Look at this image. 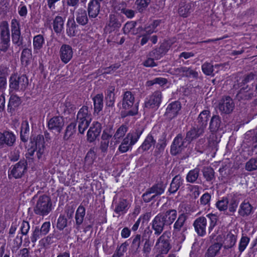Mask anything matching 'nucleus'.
<instances>
[{
	"label": "nucleus",
	"mask_w": 257,
	"mask_h": 257,
	"mask_svg": "<svg viewBox=\"0 0 257 257\" xmlns=\"http://www.w3.org/2000/svg\"><path fill=\"white\" fill-rule=\"evenodd\" d=\"M207 218L203 216L199 217L194 222L193 225L199 236H203L206 234L208 220L210 221V225L208 227L209 233L216 224L217 219L216 215L211 214L207 215Z\"/></svg>",
	"instance_id": "nucleus-1"
},
{
	"label": "nucleus",
	"mask_w": 257,
	"mask_h": 257,
	"mask_svg": "<svg viewBox=\"0 0 257 257\" xmlns=\"http://www.w3.org/2000/svg\"><path fill=\"white\" fill-rule=\"evenodd\" d=\"M139 102L135 103L134 94L129 91L125 92L123 95L122 100V107L128 111L121 114L122 117L127 116H134L138 113Z\"/></svg>",
	"instance_id": "nucleus-2"
},
{
	"label": "nucleus",
	"mask_w": 257,
	"mask_h": 257,
	"mask_svg": "<svg viewBox=\"0 0 257 257\" xmlns=\"http://www.w3.org/2000/svg\"><path fill=\"white\" fill-rule=\"evenodd\" d=\"M52 206L50 197L46 195H43L39 197L34 207V212L39 216H46L51 211Z\"/></svg>",
	"instance_id": "nucleus-3"
},
{
	"label": "nucleus",
	"mask_w": 257,
	"mask_h": 257,
	"mask_svg": "<svg viewBox=\"0 0 257 257\" xmlns=\"http://www.w3.org/2000/svg\"><path fill=\"white\" fill-rule=\"evenodd\" d=\"M9 82L11 92H24L29 84L28 78L25 74H13L10 78Z\"/></svg>",
	"instance_id": "nucleus-4"
},
{
	"label": "nucleus",
	"mask_w": 257,
	"mask_h": 257,
	"mask_svg": "<svg viewBox=\"0 0 257 257\" xmlns=\"http://www.w3.org/2000/svg\"><path fill=\"white\" fill-rule=\"evenodd\" d=\"M10 46V33L7 21L0 23V51L6 52Z\"/></svg>",
	"instance_id": "nucleus-5"
},
{
	"label": "nucleus",
	"mask_w": 257,
	"mask_h": 257,
	"mask_svg": "<svg viewBox=\"0 0 257 257\" xmlns=\"http://www.w3.org/2000/svg\"><path fill=\"white\" fill-rule=\"evenodd\" d=\"M189 143L184 138L181 134H179L175 138L171 147V153L172 155L176 156L181 153L187 148Z\"/></svg>",
	"instance_id": "nucleus-6"
},
{
	"label": "nucleus",
	"mask_w": 257,
	"mask_h": 257,
	"mask_svg": "<svg viewBox=\"0 0 257 257\" xmlns=\"http://www.w3.org/2000/svg\"><path fill=\"white\" fill-rule=\"evenodd\" d=\"M234 108V102L229 96H223L219 100L218 109L222 114H231Z\"/></svg>",
	"instance_id": "nucleus-7"
},
{
	"label": "nucleus",
	"mask_w": 257,
	"mask_h": 257,
	"mask_svg": "<svg viewBox=\"0 0 257 257\" xmlns=\"http://www.w3.org/2000/svg\"><path fill=\"white\" fill-rule=\"evenodd\" d=\"M9 177H13L15 179L21 178L27 170V162L25 159L21 160L11 168Z\"/></svg>",
	"instance_id": "nucleus-8"
},
{
	"label": "nucleus",
	"mask_w": 257,
	"mask_h": 257,
	"mask_svg": "<svg viewBox=\"0 0 257 257\" xmlns=\"http://www.w3.org/2000/svg\"><path fill=\"white\" fill-rule=\"evenodd\" d=\"M171 232L168 231H165L157 239L156 246L158 245L160 248L161 254H167L171 246L170 243V238Z\"/></svg>",
	"instance_id": "nucleus-9"
},
{
	"label": "nucleus",
	"mask_w": 257,
	"mask_h": 257,
	"mask_svg": "<svg viewBox=\"0 0 257 257\" xmlns=\"http://www.w3.org/2000/svg\"><path fill=\"white\" fill-rule=\"evenodd\" d=\"M16 140V136L12 132L5 131L3 133L0 132V149L6 146L9 147L13 146Z\"/></svg>",
	"instance_id": "nucleus-10"
},
{
	"label": "nucleus",
	"mask_w": 257,
	"mask_h": 257,
	"mask_svg": "<svg viewBox=\"0 0 257 257\" xmlns=\"http://www.w3.org/2000/svg\"><path fill=\"white\" fill-rule=\"evenodd\" d=\"M64 125V119L62 116H55L48 122V129L53 132L60 133Z\"/></svg>",
	"instance_id": "nucleus-11"
},
{
	"label": "nucleus",
	"mask_w": 257,
	"mask_h": 257,
	"mask_svg": "<svg viewBox=\"0 0 257 257\" xmlns=\"http://www.w3.org/2000/svg\"><path fill=\"white\" fill-rule=\"evenodd\" d=\"M12 39L14 44L20 46L23 44V38L21 36L20 24L16 20H12L11 24Z\"/></svg>",
	"instance_id": "nucleus-12"
},
{
	"label": "nucleus",
	"mask_w": 257,
	"mask_h": 257,
	"mask_svg": "<svg viewBox=\"0 0 257 257\" xmlns=\"http://www.w3.org/2000/svg\"><path fill=\"white\" fill-rule=\"evenodd\" d=\"M181 105L179 101H176L168 104L164 116L168 121H170L178 114L181 110Z\"/></svg>",
	"instance_id": "nucleus-13"
},
{
	"label": "nucleus",
	"mask_w": 257,
	"mask_h": 257,
	"mask_svg": "<svg viewBox=\"0 0 257 257\" xmlns=\"http://www.w3.org/2000/svg\"><path fill=\"white\" fill-rule=\"evenodd\" d=\"M162 93L159 91L154 92L145 103V107L148 108H158L162 101Z\"/></svg>",
	"instance_id": "nucleus-14"
},
{
	"label": "nucleus",
	"mask_w": 257,
	"mask_h": 257,
	"mask_svg": "<svg viewBox=\"0 0 257 257\" xmlns=\"http://www.w3.org/2000/svg\"><path fill=\"white\" fill-rule=\"evenodd\" d=\"M170 48V45L168 43L166 42H163L160 45L159 47L150 52L148 56L153 57L156 60H158L167 52Z\"/></svg>",
	"instance_id": "nucleus-15"
},
{
	"label": "nucleus",
	"mask_w": 257,
	"mask_h": 257,
	"mask_svg": "<svg viewBox=\"0 0 257 257\" xmlns=\"http://www.w3.org/2000/svg\"><path fill=\"white\" fill-rule=\"evenodd\" d=\"M101 131V124L97 121L94 122L87 132L88 141L90 143L94 142L99 136Z\"/></svg>",
	"instance_id": "nucleus-16"
},
{
	"label": "nucleus",
	"mask_w": 257,
	"mask_h": 257,
	"mask_svg": "<svg viewBox=\"0 0 257 257\" xmlns=\"http://www.w3.org/2000/svg\"><path fill=\"white\" fill-rule=\"evenodd\" d=\"M166 226L160 214L155 216L152 222V228L154 230V234L157 236L160 235Z\"/></svg>",
	"instance_id": "nucleus-17"
},
{
	"label": "nucleus",
	"mask_w": 257,
	"mask_h": 257,
	"mask_svg": "<svg viewBox=\"0 0 257 257\" xmlns=\"http://www.w3.org/2000/svg\"><path fill=\"white\" fill-rule=\"evenodd\" d=\"M72 47L69 45H62L60 49V57L61 61L66 64L72 59Z\"/></svg>",
	"instance_id": "nucleus-18"
},
{
	"label": "nucleus",
	"mask_w": 257,
	"mask_h": 257,
	"mask_svg": "<svg viewBox=\"0 0 257 257\" xmlns=\"http://www.w3.org/2000/svg\"><path fill=\"white\" fill-rule=\"evenodd\" d=\"M123 17L119 14H110L107 26L112 30L119 29L123 22Z\"/></svg>",
	"instance_id": "nucleus-19"
},
{
	"label": "nucleus",
	"mask_w": 257,
	"mask_h": 257,
	"mask_svg": "<svg viewBox=\"0 0 257 257\" xmlns=\"http://www.w3.org/2000/svg\"><path fill=\"white\" fill-rule=\"evenodd\" d=\"M224 124L221 121V117L218 115H214L211 118L209 128L212 133H217L222 130Z\"/></svg>",
	"instance_id": "nucleus-20"
},
{
	"label": "nucleus",
	"mask_w": 257,
	"mask_h": 257,
	"mask_svg": "<svg viewBox=\"0 0 257 257\" xmlns=\"http://www.w3.org/2000/svg\"><path fill=\"white\" fill-rule=\"evenodd\" d=\"M253 212V207L246 200H244L239 205L238 210V214L242 217H245L249 216Z\"/></svg>",
	"instance_id": "nucleus-21"
},
{
	"label": "nucleus",
	"mask_w": 257,
	"mask_h": 257,
	"mask_svg": "<svg viewBox=\"0 0 257 257\" xmlns=\"http://www.w3.org/2000/svg\"><path fill=\"white\" fill-rule=\"evenodd\" d=\"M160 214L166 226L172 224L176 219L177 215V212L175 209H169Z\"/></svg>",
	"instance_id": "nucleus-22"
},
{
	"label": "nucleus",
	"mask_w": 257,
	"mask_h": 257,
	"mask_svg": "<svg viewBox=\"0 0 257 257\" xmlns=\"http://www.w3.org/2000/svg\"><path fill=\"white\" fill-rule=\"evenodd\" d=\"M248 86L241 88L237 92L236 98L238 101H247L251 99L255 95L253 92L247 90Z\"/></svg>",
	"instance_id": "nucleus-23"
},
{
	"label": "nucleus",
	"mask_w": 257,
	"mask_h": 257,
	"mask_svg": "<svg viewBox=\"0 0 257 257\" xmlns=\"http://www.w3.org/2000/svg\"><path fill=\"white\" fill-rule=\"evenodd\" d=\"M187 216L184 213L180 214L174 224V231L178 232L182 230L185 231L187 229L186 226V221L187 220Z\"/></svg>",
	"instance_id": "nucleus-24"
},
{
	"label": "nucleus",
	"mask_w": 257,
	"mask_h": 257,
	"mask_svg": "<svg viewBox=\"0 0 257 257\" xmlns=\"http://www.w3.org/2000/svg\"><path fill=\"white\" fill-rule=\"evenodd\" d=\"M100 3L99 0H91L88 4V14L90 18H96L100 11Z\"/></svg>",
	"instance_id": "nucleus-25"
},
{
	"label": "nucleus",
	"mask_w": 257,
	"mask_h": 257,
	"mask_svg": "<svg viewBox=\"0 0 257 257\" xmlns=\"http://www.w3.org/2000/svg\"><path fill=\"white\" fill-rule=\"evenodd\" d=\"M115 86L109 85L105 92L106 105L108 107H113L115 102Z\"/></svg>",
	"instance_id": "nucleus-26"
},
{
	"label": "nucleus",
	"mask_w": 257,
	"mask_h": 257,
	"mask_svg": "<svg viewBox=\"0 0 257 257\" xmlns=\"http://www.w3.org/2000/svg\"><path fill=\"white\" fill-rule=\"evenodd\" d=\"M76 119L77 121L85 122L87 121L88 122H90L91 113L89 112L88 106H83L80 109L77 114Z\"/></svg>",
	"instance_id": "nucleus-27"
},
{
	"label": "nucleus",
	"mask_w": 257,
	"mask_h": 257,
	"mask_svg": "<svg viewBox=\"0 0 257 257\" xmlns=\"http://www.w3.org/2000/svg\"><path fill=\"white\" fill-rule=\"evenodd\" d=\"M156 143V140L152 135H149L146 138L142 145L139 148V152H144L150 149L152 147H154Z\"/></svg>",
	"instance_id": "nucleus-28"
},
{
	"label": "nucleus",
	"mask_w": 257,
	"mask_h": 257,
	"mask_svg": "<svg viewBox=\"0 0 257 257\" xmlns=\"http://www.w3.org/2000/svg\"><path fill=\"white\" fill-rule=\"evenodd\" d=\"M209 114L210 111L209 110H204L200 113L197 118V127L202 128V130L204 131L207 125Z\"/></svg>",
	"instance_id": "nucleus-29"
},
{
	"label": "nucleus",
	"mask_w": 257,
	"mask_h": 257,
	"mask_svg": "<svg viewBox=\"0 0 257 257\" xmlns=\"http://www.w3.org/2000/svg\"><path fill=\"white\" fill-rule=\"evenodd\" d=\"M144 131L143 126H139L126 135L131 141V145H134L138 142Z\"/></svg>",
	"instance_id": "nucleus-30"
},
{
	"label": "nucleus",
	"mask_w": 257,
	"mask_h": 257,
	"mask_svg": "<svg viewBox=\"0 0 257 257\" xmlns=\"http://www.w3.org/2000/svg\"><path fill=\"white\" fill-rule=\"evenodd\" d=\"M30 129L27 120H23L21 124L20 139L24 143L27 142L30 137Z\"/></svg>",
	"instance_id": "nucleus-31"
},
{
	"label": "nucleus",
	"mask_w": 257,
	"mask_h": 257,
	"mask_svg": "<svg viewBox=\"0 0 257 257\" xmlns=\"http://www.w3.org/2000/svg\"><path fill=\"white\" fill-rule=\"evenodd\" d=\"M204 131L202 128L197 127H193L190 131L187 132L186 135V140H187L189 144L194 139H196L204 133Z\"/></svg>",
	"instance_id": "nucleus-32"
},
{
	"label": "nucleus",
	"mask_w": 257,
	"mask_h": 257,
	"mask_svg": "<svg viewBox=\"0 0 257 257\" xmlns=\"http://www.w3.org/2000/svg\"><path fill=\"white\" fill-rule=\"evenodd\" d=\"M192 5V4L191 3H187L185 0L182 1L179 4L178 9V13L180 16L187 17L191 12Z\"/></svg>",
	"instance_id": "nucleus-33"
},
{
	"label": "nucleus",
	"mask_w": 257,
	"mask_h": 257,
	"mask_svg": "<svg viewBox=\"0 0 257 257\" xmlns=\"http://www.w3.org/2000/svg\"><path fill=\"white\" fill-rule=\"evenodd\" d=\"M165 188L166 186L163 182H160L154 184L151 187L149 188V189L156 198L157 199L159 196L164 193Z\"/></svg>",
	"instance_id": "nucleus-34"
},
{
	"label": "nucleus",
	"mask_w": 257,
	"mask_h": 257,
	"mask_svg": "<svg viewBox=\"0 0 257 257\" xmlns=\"http://www.w3.org/2000/svg\"><path fill=\"white\" fill-rule=\"evenodd\" d=\"M183 184V179L179 175L175 176L172 179L169 188V192L173 194L176 193Z\"/></svg>",
	"instance_id": "nucleus-35"
},
{
	"label": "nucleus",
	"mask_w": 257,
	"mask_h": 257,
	"mask_svg": "<svg viewBox=\"0 0 257 257\" xmlns=\"http://www.w3.org/2000/svg\"><path fill=\"white\" fill-rule=\"evenodd\" d=\"M76 21L77 23L82 26H85L88 22L86 11L84 9H79L76 13Z\"/></svg>",
	"instance_id": "nucleus-36"
},
{
	"label": "nucleus",
	"mask_w": 257,
	"mask_h": 257,
	"mask_svg": "<svg viewBox=\"0 0 257 257\" xmlns=\"http://www.w3.org/2000/svg\"><path fill=\"white\" fill-rule=\"evenodd\" d=\"M222 244L220 243H214L209 247L204 257H215L219 252Z\"/></svg>",
	"instance_id": "nucleus-37"
},
{
	"label": "nucleus",
	"mask_w": 257,
	"mask_h": 257,
	"mask_svg": "<svg viewBox=\"0 0 257 257\" xmlns=\"http://www.w3.org/2000/svg\"><path fill=\"white\" fill-rule=\"evenodd\" d=\"M64 20L62 17L57 16L53 20V26L54 32L60 34L64 28Z\"/></svg>",
	"instance_id": "nucleus-38"
},
{
	"label": "nucleus",
	"mask_w": 257,
	"mask_h": 257,
	"mask_svg": "<svg viewBox=\"0 0 257 257\" xmlns=\"http://www.w3.org/2000/svg\"><path fill=\"white\" fill-rule=\"evenodd\" d=\"M76 122H72L67 126L63 136L64 140H68L75 134L76 132Z\"/></svg>",
	"instance_id": "nucleus-39"
},
{
	"label": "nucleus",
	"mask_w": 257,
	"mask_h": 257,
	"mask_svg": "<svg viewBox=\"0 0 257 257\" xmlns=\"http://www.w3.org/2000/svg\"><path fill=\"white\" fill-rule=\"evenodd\" d=\"M85 215V208L83 206L80 205L76 212L75 217L76 220V225L77 226L76 228L77 229L80 227V225H81L82 223H83Z\"/></svg>",
	"instance_id": "nucleus-40"
},
{
	"label": "nucleus",
	"mask_w": 257,
	"mask_h": 257,
	"mask_svg": "<svg viewBox=\"0 0 257 257\" xmlns=\"http://www.w3.org/2000/svg\"><path fill=\"white\" fill-rule=\"evenodd\" d=\"M94 111L98 113L102 110L103 106V96L102 94H98L93 98Z\"/></svg>",
	"instance_id": "nucleus-41"
},
{
	"label": "nucleus",
	"mask_w": 257,
	"mask_h": 257,
	"mask_svg": "<svg viewBox=\"0 0 257 257\" xmlns=\"http://www.w3.org/2000/svg\"><path fill=\"white\" fill-rule=\"evenodd\" d=\"M236 241V236L231 232L228 233L223 242V247L229 249L232 247Z\"/></svg>",
	"instance_id": "nucleus-42"
},
{
	"label": "nucleus",
	"mask_w": 257,
	"mask_h": 257,
	"mask_svg": "<svg viewBox=\"0 0 257 257\" xmlns=\"http://www.w3.org/2000/svg\"><path fill=\"white\" fill-rule=\"evenodd\" d=\"M31 50L26 48L22 52L21 61L23 65L26 67L30 63V59L32 58Z\"/></svg>",
	"instance_id": "nucleus-43"
},
{
	"label": "nucleus",
	"mask_w": 257,
	"mask_h": 257,
	"mask_svg": "<svg viewBox=\"0 0 257 257\" xmlns=\"http://www.w3.org/2000/svg\"><path fill=\"white\" fill-rule=\"evenodd\" d=\"M200 174V169L196 167L190 170L186 176V181L191 183H195L198 178Z\"/></svg>",
	"instance_id": "nucleus-44"
},
{
	"label": "nucleus",
	"mask_w": 257,
	"mask_h": 257,
	"mask_svg": "<svg viewBox=\"0 0 257 257\" xmlns=\"http://www.w3.org/2000/svg\"><path fill=\"white\" fill-rule=\"evenodd\" d=\"M256 79H257V73L254 72H250L243 76L239 84L240 86H242Z\"/></svg>",
	"instance_id": "nucleus-45"
},
{
	"label": "nucleus",
	"mask_w": 257,
	"mask_h": 257,
	"mask_svg": "<svg viewBox=\"0 0 257 257\" xmlns=\"http://www.w3.org/2000/svg\"><path fill=\"white\" fill-rule=\"evenodd\" d=\"M151 2V0H136L135 5L137 11L139 13H143L146 10Z\"/></svg>",
	"instance_id": "nucleus-46"
},
{
	"label": "nucleus",
	"mask_w": 257,
	"mask_h": 257,
	"mask_svg": "<svg viewBox=\"0 0 257 257\" xmlns=\"http://www.w3.org/2000/svg\"><path fill=\"white\" fill-rule=\"evenodd\" d=\"M128 130V127L126 125L122 124L116 130L113 138L116 142L120 139L122 138L125 135Z\"/></svg>",
	"instance_id": "nucleus-47"
},
{
	"label": "nucleus",
	"mask_w": 257,
	"mask_h": 257,
	"mask_svg": "<svg viewBox=\"0 0 257 257\" xmlns=\"http://www.w3.org/2000/svg\"><path fill=\"white\" fill-rule=\"evenodd\" d=\"M67 25L69 27L67 30L68 35L69 36H74L78 28V25L75 23L73 19H69Z\"/></svg>",
	"instance_id": "nucleus-48"
},
{
	"label": "nucleus",
	"mask_w": 257,
	"mask_h": 257,
	"mask_svg": "<svg viewBox=\"0 0 257 257\" xmlns=\"http://www.w3.org/2000/svg\"><path fill=\"white\" fill-rule=\"evenodd\" d=\"M128 204V202L127 200L124 199H120L114 209V212L119 214L120 212L127 210Z\"/></svg>",
	"instance_id": "nucleus-49"
},
{
	"label": "nucleus",
	"mask_w": 257,
	"mask_h": 257,
	"mask_svg": "<svg viewBox=\"0 0 257 257\" xmlns=\"http://www.w3.org/2000/svg\"><path fill=\"white\" fill-rule=\"evenodd\" d=\"M44 39L42 35H38L34 37L33 46L34 50H40L43 47Z\"/></svg>",
	"instance_id": "nucleus-50"
},
{
	"label": "nucleus",
	"mask_w": 257,
	"mask_h": 257,
	"mask_svg": "<svg viewBox=\"0 0 257 257\" xmlns=\"http://www.w3.org/2000/svg\"><path fill=\"white\" fill-rule=\"evenodd\" d=\"M245 169L249 172L257 170V158L250 159L245 164Z\"/></svg>",
	"instance_id": "nucleus-51"
},
{
	"label": "nucleus",
	"mask_w": 257,
	"mask_h": 257,
	"mask_svg": "<svg viewBox=\"0 0 257 257\" xmlns=\"http://www.w3.org/2000/svg\"><path fill=\"white\" fill-rule=\"evenodd\" d=\"M203 176L207 181H211L214 179V171L211 167H204L202 170Z\"/></svg>",
	"instance_id": "nucleus-52"
},
{
	"label": "nucleus",
	"mask_w": 257,
	"mask_h": 257,
	"mask_svg": "<svg viewBox=\"0 0 257 257\" xmlns=\"http://www.w3.org/2000/svg\"><path fill=\"white\" fill-rule=\"evenodd\" d=\"M182 76L196 79L198 77V74L197 72L190 67H184Z\"/></svg>",
	"instance_id": "nucleus-53"
},
{
	"label": "nucleus",
	"mask_w": 257,
	"mask_h": 257,
	"mask_svg": "<svg viewBox=\"0 0 257 257\" xmlns=\"http://www.w3.org/2000/svg\"><path fill=\"white\" fill-rule=\"evenodd\" d=\"M68 220L67 218L64 215H60L58 219L56 224V227L59 230H63L67 226Z\"/></svg>",
	"instance_id": "nucleus-54"
},
{
	"label": "nucleus",
	"mask_w": 257,
	"mask_h": 257,
	"mask_svg": "<svg viewBox=\"0 0 257 257\" xmlns=\"http://www.w3.org/2000/svg\"><path fill=\"white\" fill-rule=\"evenodd\" d=\"M238 200L235 198H232L228 204V211L229 215H233L234 213L236 211V208L238 205Z\"/></svg>",
	"instance_id": "nucleus-55"
},
{
	"label": "nucleus",
	"mask_w": 257,
	"mask_h": 257,
	"mask_svg": "<svg viewBox=\"0 0 257 257\" xmlns=\"http://www.w3.org/2000/svg\"><path fill=\"white\" fill-rule=\"evenodd\" d=\"M229 200L226 197H223L216 203V206L220 211H226L228 208Z\"/></svg>",
	"instance_id": "nucleus-56"
},
{
	"label": "nucleus",
	"mask_w": 257,
	"mask_h": 257,
	"mask_svg": "<svg viewBox=\"0 0 257 257\" xmlns=\"http://www.w3.org/2000/svg\"><path fill=\"white\" fill-rule=\"evenodd\" d=\"M31 143L34 144L35 147H42L44 146V138L43 135H39L36 137L31 138Z\"/></svg>",
	"instance_id": "nucleus-57"
},
{
	"label": "nucleus",
	"mask_w": 257,
	"mask_h": 257,
	"mask_svg": "<svg viewBox=\"0 0 257 257\" xmlns=\"http://www.w3.org/2000/svg\"><path fill=\"white\" fill-rule=\"evenodd\" d=\"M141 236L140 234H137L136 235L135 237L133 238L132 243L131 245V247L135 249V250L134 251L135 254H137L139 252V248L140 247L141 244Z\"/></svg>",
	"instance_id": "nucleus-58"
},
{
	"label": "nucleus",
	"mask_w": 257,
	"mask_h": 257,
	"mask_svg": "<svg viewBox=\"0 0 257 257\" xmlns=\"http://www.w3.org/2000/svg\"><path fill=\"white\" fill-rule=\"evenodd\" d=\"M152 243L149 238L146 239L145 242L143 245V252L144 255L146 257H148L149 253H150L152 249Z\"/></svg>",
	"instance_id": "nucleus-59"
},
{
	"label": "nucleus",
	"mask_w": 257,
	"mask_h": 257,
	"mask_svg": "<svg viewBox=\"0 0 257 257\" xmlns=\"http://www.w3.org/2000/svg\"><path fill=\"white\" fill-rule=\"evenodd\" d=\"M5 69L0 66V90H4L7 86L6 77L3 75L4 73Z\"/></svg>",
	"instance_id": "nucleus-60"
},
{
	"label": "nucleus",
	"mask_w": 257,
	"mask_h": 257,
	"mask_svg": "<svg viewBox=\"0 0 257 257\" xmlns=\"http://www.w3.org/2000/svg\"><path fill=\"white\" fill-rule=\"evenodd\" d=\"M249 241V238L246 236H242L239 243L238 249L240 252L244 250Z\"/></svg>",
	"instance_id": "nucleus-61"
},
{
	"label": "nucleus",
	"mask_w": 257,
	"mask_h": 257,
	"mask_svg": "<svg viewBox=\"0 0 257 257\" xmlns=\"http://www.w3.org/2000/svg\"><path fill=\"white\" fill-rule=\"evenodd\" d=\"M202 70L206 75H211L213 73V66L210 63L206 62L202 65Z\"/></svg>",
	"instance_id": "nucleus-62"
},
{
	"label": "nucleus",
	"mask_w": 257,
	"mask_h": 257,
	"mask_svg": "<svg viewBox=\"0 0 257 257\" xmlns=\"http://www.w3.org/2000/svg\"><path fill=\"white\" fill-rule=\"evenodd\" d=\"M142 198L144 201L146 203L150 202L151 201H156L157 200L149 189L143 194Z\"/></svg>",
	"instance_id": "nucleus-63"
},
{
	"label": "nucleus",
	"mask_w": 257,
	"mask_h": 257,
	"mask_svg": "<svg viewBox=\"0 0 257 257\" xmlns=\"http://www.w3.org/2000/svg\"><path fill=\"white\" fill-rule=\"evenodd\" d=\"M137 22L135 21H131L126 23L123 28V31L124 34H128L132 29L135 28Z\"/></svg>",
	"instance_id": "nucleus-64"
}]
</instances>
